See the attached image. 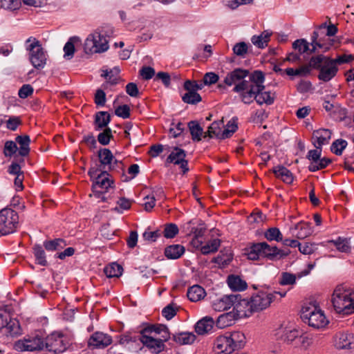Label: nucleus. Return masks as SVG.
Instances as JSON below:
<instances>
[{
  "instance_id": "f257e3e1",
  "label": "nucleus",
  "mask_w": 354,
  "mask_h": 354,
  "mask_svg": "<svg viewBox=\"0 0 354 354\" xmlns=\"http://www.w3.org/2000/svg\"><path fill=\"white\" fill-rule=\"evenodd\" d=\"M290 254L288 249L281 250L275 245H270L265 241L256 243L248 249V258L256 261L261 257L270 261H278L284 259Z\"/></svg>"
},
{
  "instance_id": "f03ea898",
  "label": "nucleus",
  "mask_w": 354,
  "mask_h": 354,
  "mask_svg": "<svg viewBox=\"0 0 354 354\" xmlns=\"http://www.w3.org/2000/svg\"><path fill=\"white\" fill-rule=\"evenodd\" d=\"M245 344V336L240 331L227 333L219 335L214 342V350L218 354H231L241 349Z\"/></svg>"
},
{
  "instance_id": "7ed1b4c3",
  "label": "nucleus",
  "mask_w": 354,
  "mask_h": 354,
  "mask_svg": "<svg viewBox=\"0 0 354 354\" xmlns=\"http://www.w3.org/2000/svg\"><path fill=\"white\" fill-rule=\"evenodd\" d=\"M310 66L312 68L319 71L317 78L324 82L331 80L338 72L337 66L333 64L330 57L323 55L311 57Z\"/></svg>"
},
{
  "instance_id": "20e7f679",
  "label": "nucleus",
  "mask_w": 354,
  "mask_h": 354,
  "mask_svg": "<svg viewBox=\"0 0 354 354\" xmlns=\"http://www.w3.org/2000/svg\"><path fill=\"white\" fill-rule=\"evenodd\" d=\"M331 302L338 314L345 315L354 313V298L346 290L336 288L332 295Z\"/></svg>"
},
{
  "instance_id": "39448f33",
  "label": "nucleus",
  "mask_w": 354,
  "mask_h": 354,
  "mask_svg": "<svg viewBox=\"0 0 354 354\" xmlns=\"http://www.w3.org/2000/svg\"><path fill=\"white\" fill-rule=\"evenodd\" d=\"M277 295L279 296V298L284 297L286 295V292L274 291L273 292H268L263 290H259L256 295L249 299L251 304L250 308H254V312L263 310L277 300Z\"/></svg>"
},
{
  "instance_id": "423d86ee",
  "label": "nucleus",
  "mask_w": 354,
  "mask_h": 354,
  "mask_svg": "<svg viewBox=\"0 0 354 354\" xmlns=\"http://www.w3.org/2000/svg\"><path fill=\"white\" fill-rule=\"evenodd\" d=\"M26 50L30 53V61L36 69L43 68L46 64V53L43 50L40 41L35 37H30L26 39Z\"/></svg>"
},
{
  "instance_id": "0eeeda50",
  "label": "nucleus",
  "mask_w": 354,
  "mask_h": 354,
  "mask_svg": "<svg viewBox=\"0 0 354 354\" xmlns=\"http://www.w3.org/2000/svg\"><path fill=\"white\" fill-rule=\"evenodd\" d=\"M301 318L303 322L314 328H321L326 326L328 322L324 314L316 306H303Z\"/></svg>"
},
{
  "instance_id": "6e6552de",
  "label": "nucleus",
  "mask_w": 354,
  "mask_h": 354,
  "mask_svg": "<svg viewBox=\"0 0 354 354\" xmlns=\"http://www.w3.org/2000/svg\"><path fill=\"white\" fill-rule=\"evenodd\" d=\"M19 224L18 213L9 207L0 211V235L11 234L16 231Z\"/></svg>"
},
{
  "instance_id": "1a4fd4ad",
  "label": "nucleus",
  "mask_w": 354,
  "mask_h": 354,
  "mask_svg": "<svg viewBox=\"0 0 354 354\" xmlns=\"http://www.w3.org/2000/svg\"><path fill=\"white\" fill-rule=\"evenodd\" d=\"M70 344L68 337L62 333L54 332L45 338V349L55 354L66 351Z\"/></svg>"
},
{
  "instance_id": "9d476101",
  "label": "nucleus",
  "mask_w": 354,
  "mask_h": 354,
  "mask_svg": "<svg viewBox=\"0 0 354 354\" xmlns=\"http://www.w3.org/2000/svg\"><path fill=\"white\" fill-rule=\"evenodd\" d=\"M109 48L108 41L104 35L95 30L86 37L84 42V51L86 53L106 52Z\"/></svg>"
},
{
  "instance_id": "9b49d317",
  "label": "nucleus",
  "mask_w": 354,
  "mask_h": 354,
  "mask_svg": "<svg viewBox=\"0 0 354 354\" xmlns=\"http://www.w3.org/2000/svg\"><path fill=\"white\" fill-rule=\"evenodd\" d=\"M14 348L19 351H35L45 349V338L39 335H28L14 344Z\"/></svg>"
},
{
  "instance_id": "f8f14e48",
  "label": "nucleus",
  "mask_w": 354,
  "mask_h": 354,
  "mask_svg": "<svg viewBox=\"0 0 354 354\" xmlns=\"http://www.w3.org/2000/svg\"><path fill=\"white\" fill-rule=\"evenodd\" d=\"M265 81V76L263 72L261 71H256L251 73L249 76V81H241L239 84H236L233 88V92L243 91L248 87L256 89L257 91H263L265 86L263 83Z\"/></svg>"
},
{
  "instance_id": "ddd939ff",
  "label": "nucleus",
  "mask_w": 354,
  "mask_h": 354,
  "mask_svg": "<svg viewBox=\"0 0 354 354\" xmlns=\"http://www.w3.org/2000/svg\"><path fill=\"white\" fill-rule=\"evenodd\" d=\"M144 335L142 332L138 333H127L120 336V344L131 352L137 353L142 349Z\"/></svg>"
},
{
  "instance_id": "4468645a",
  "label": "nucleus",
  "mask_w": 354,
  "mask_h": 354,
  "mask_svg": "<svg viewBox=\"0 0 354 354\" xmlns=\"http://www.w3.org/2000/svg\"><path fill=\"white\" fill-rule=\"evenodd\" d=\"M236 299L234 301L233 311L236 317L245 318L250 317L251 314L255 313L253 308H251L250 301L248 299H242L241 295H235Z\"/></svg>"
},
{
  "instance_id": "2eb2a0df",
  "label": "nucleus",
  "mask_w": 354,
  "mask_h": 354,
  "mask_svg": "<svg viewBox=\"0 0 354 354\" xmlns=\"http://www.w3.org/2000/svg\"><path fill=\"white\" fill-rule=\"evenodd\" d=\"M4 329L6 335H19L21 328L17 321L10 320V315L0 310V330Z\"/></svg>"
},
{
  "instance_id": "dca6fc26",
  "label": "nucleus",
  "mask_w": 354,
  "mask_h": 354,
  "mask_svg": "<svg viewBox=\"0 0 354 354\" xmlns=\"http://www.w3.org/2000/svg\"><path fill=\"white\" fill-rule=\"evenodd\" d=\"M111 342H113V339L110 335L99 331L93 333L87 342L89 347L97 349H104Z\"/></svg>"
},
{
  "instance_id": "f3484780",
  "label": "nucleus",
  "mask_w": 354,
  "mask_h": 354,
  "mask_svg": "<svg viewBox=\"0 0 354 354\" xmlns=\"http://www.w3.org/2000/svg\"><path fill=\"white\" fill-rule=\"evenodd\" d=\"M144 335L153 336L160 335V338H163L164 341H168L170 338L169 329L164 324H149L140 330Z\"/></svg>"
},
{
  "instance_id": "a211bd4d",
  "label": "nucleus",
  "mask_w": 354,
  "mask_h": 354,
  "mask_svg": "<svg viewBox=\"0 0 354 354\" xmlns=\"http://www.w3.org/2000/svg\"><path fill=\"white\" fill-rule=\"evenodd\" d=\"M114 180L111 178L108 171H100L97 179L93 180V190H102L107 192L109 187H113Z\"/></svg>"
},
{
  "instance_id": "6ab92c4d",
  "label": "nucleus",
  "mask_w": 354,
  "mask_h": 354,
  "mask_svg": "<svg viewBox=\"0 0 354 354\" xmlns=\"http://www.w3.org/2000/svg\"><path fill=\"white\" fill-rule=\"evenodd\" d=\"M167 341L162 340V338H157L154 336L144 335L143 345L147 347L151 353L159 354L166 348L165 342Z\"/></svg>"
},
{
  "instance_id": "aec40b11",
  "label": "nucleus",
  "mask_w": 354,
  "mask_h": 354,
  "mask_svg": "<svg viewBox=\"0 0 354 354\" xmlns=\"http://www.w3.org/2000/svg\"><path fill=\"white\" fill-rule=\"evenodd\" d=\"M249 71L242 68H235L233 71L229 72L224 79V83L227 86L239 84L241 81L245 80L244 78L248 77Z\"/></svg>"
},
{
  "instance_id": "412c9836",
  "label": "nucleus",
  "mask_w": 354,
  "mask_h": 354,
  "mask_svg": "<svg viewBox=\"0 0 354 354\" xmlns=\"http://www.w3.org/2000/svg\"><path fill=\"white\" fill-rule=\"evenodd\" d=\"M337 349H354V336L347 333H338L335 337Z\"/></svg>"
},
{
  "instance_id": "4be33fe9",
  "label": "nucleus",
  "mask_w": 354,
  "mask_h": 354,
  "mask_svg": "<svg viewBox=\"0 0 354 354\" xmlns=\"http://www.w3.org/2000/svg\"><path fill=\"white\" fill-rule=\"evenodd\" d=\"M331 131L328 129H320L314 131L313 133V145L320 149L323 145H328L331 138Z\"/></svg>"
},
{
  "instance_id": "5701e85b",
  "label": "nucleus",
  "mask_w": 354,
  "mask_h": 354,
  "mask_svg": "<svg viewBox=\"0 0 354 354\" xmlns=\"http://www.w3.org/2000/svg\"><path fill=\"white\" fill-rule=\"evenodd\" d=\"M235 295H225L212 301V308L216 311L227 310L233 306L234 301L236 299Z\"/></svg>"
},
{
  "instance_id": "b1692460",
  "label": "nucleus",
  "mask_w": 354,
  "mask_h": 354,
  "mask_svg": "<svg viewBox=\"0 0 354 354\" xmlns=\"http://www.w3.org/2000/svg\"><path fill=\"white\" fill-rule=\"evenodd\" d=\"M300 332L296 328H279L278 329L277 335L278 338L282 340L283 342L290 344L293 342H296L299 337Z\"/></svg>"
},
{
  "instance_id": "393cba45",
  "label": "nucleus",
  "mask_w": 354,
  "mask_h": 354,
  "mask_svg": "<svg viewBox=\"0 0 354 354\" xmlns=\"http://www.w3.org/2000/svg\"><path fill=\"white\" fill-rule=\"evenodd\" d=\"M214 324L213 319L211 317L206 316L196 322L195 331L198 335H204L211 331Z\"/></svg>"
},
{
  "instance_id": "a878e982",
  "label": "nucleus",
  "mask_w": 354,
  "mask_h": 354,
  "mask_svg": "<svg viewBox=\"0 0 354 354\" xmlns=\"http://www.w3.org/2000/svg\"><path fill=\"white\" fill-rule=\"evenodd\" d=\"M111 121V115L106 111L95 113L94 115V129L95 131H100L108 128L107 126Z\"/></svg>"
},
{
  "instance_id": "bb28decb",
  "label": "nucleus",
  "mask_w": 354,
  "mask_h": 354,
  "mask_svg": "<svg viewBox=\"0 0 354 354\" xmlns=\"http://www.w3.org/2000/svg\"><path fill=\"white\" fill-rule=\"evenodd\" d=\"M15 140V142L19 145V155L23 157L27 156L30 151V144L31 140L30 136L28 135L17 136Z\"/></svg>"
},
{
  "instance_id": "cd10ccee",
  "label": "nucleus",
  "mask_w": 354,
  "mask_h": 354,
  "mask_svg": "<svg viewBox=\"0 0 354 354\" xmlns=\"http://www.w3.org/2000/svg\"><path fill=\"white\" fill-rule=\"evenodd\" d=\"M240 319L232 312L221 314L216 322H214L218 328H225L234 324V322Z\"/></svg>"
},
{
  "instance_id": "c85d7f7f",
  "label": "nucleus",
  "mask_w": 354,
  "mask_h": 354,
  "mask_svg": "<svg viewBox=\"0 0 354 354\" xmlns=\"http://www.w3.org/2000/svg\"><path fill=\"white\" fill-rule=\"evenodd\" d=\"M272 172L277 178L287 184H291L293 181L292 173L284 166H276L272 169Z\"/></svg>"
},
{
  "instance_id": "c756f323",
  "label": "nucleus",
  "mask_w": 354,
  "mask_h": 354,
  "mask_svg": "<svg viewBox=\"0 0 354 354\" xmlns=\"http://www.w3.org/2000/svg\"><path fill=\"white\" fill-rule=\"evenodd\" d=\"M228 287L234 291H242L248 288L247 282L238 275L231 274L227 277Z\"/></svg>"
},
{
  "instance_id": "7c9ffc66",
  "label": "nucleus",
  "mask_w": 354,
  "mask_h": 354,
  "mask_svg": "<svg viewBox=\"0 0 354 354\" xmlns=\"http://www.w3.org/2000/svg\"><path fill=\"white\" fill-rule=\"evenodd\" d=\"M310 45L313 46V48L310 49V53H315L317 48L323 49L324 52L327 51L330 46V44H326L324 42V38L320 37L318 30H314L313 35H311Z\"/></svg>"
},
{
  "instance_id": "2f4dec72",
  "label": "nucleus",
  "mask_w": 354,
  "mask_h": 354,
  "mask_svg": "<svg viewBox=\"0 0 354 354\" xmlns=\"http://www.w3.org/2000/svg\"><path fill=\"white\" fill-rule=\"evenodd\" d=\"M100 167L106 169V167L115 160L113 154L108 148H101L97 153Z\"/></svg>"
},
{
  "instance_id": "473e14b6",
  "label": "nucleus",
  "mask_w": 354,
  "mask_h": 354,
  "mask_svg": "<svg viewBox=\"0 0 354 354\" xmlns=\"http://www.w3.org/2000/svg\"><path fill=\"white\" fill-rule=\"evenodd\" d=\"M185 252V248L179 244L167 246L165 250V254L168 259H178Z\"/></svg>"
},
{
  "instance_id": "72a5a7b5",
  "label": "nucleus",
  "mask_w": 354,
  "mask_h": 354,
  "mask_svg": "<svg viewBox=\"0 0 354 354\" xmlns=\"http://www.w3.org/2000/svg\"><path fill=\"white\" fill-rule=\"evenodd\" d=\"M187 295L190 301L197 302L204 298L205 291L201 286L195 285L189 288Z\"/></svg>"
},
{
  "instance_id": "f704fd0d",
  "label": "nucleus",
  "mask_w": 354,
  "mask_h": 354,
  "mask_svg": "<svg viewBox=\"0 0 354 354\" xmlns=\"http://www.w3.org/2000/svg\"><path fill=\"white\" fill-rule=\"evenodd\" d=\"M271 32L269 30H263L259 35H254L251 37V42L259 48H264L268 46Z\"/></svg>"
},
{
  "instance_id": "c9c22d12",
  "label": "nucleus",
  "mask_w": 354,
  "mask_h": 354,
  "mask_svg": "<svg viewBox=\"0 0 354 354\" xmlns=\"http://www.w3.org/2000/svg\"><path fill=\"white\" fill-rule=\"evenodd\" d=\"M186 151L179 147H175L174 151L167 156L166 162L167 163H174V165L180 163L185 160Z\"/></svg>"
},
{
  "instance_id": "e433bc0d",
  "label": "nucleus",
  "mask_w": 354,
  "mask_h": 354,
  "mask_svg": "<svg viewBox=\"0 0 354 354\" xmlns=\"http://www.w3.org/2000/svg\"><path fill=\"white\" fill-rule=\"evenodd\" d=\"M67 245V243L62 239H55L50 241H45L43 243V247L48 252L59 251L64 248Z\"/></svg>"
},
{
  "instance_id": "4c0bfd02",
  "label": "nucleus",
  "mask_w": 354,
  "mask_h": 354,
  "mask_svg": "<svg viewBox=\"0 0 354 354\" xmlns=\"http://www.w3.org/2000/svg\"><path fill=\"white\" fill-rule=\"evenodd\" d=\"M188 127L192 136V140L197 142L201 141L202 136H203L205 133L202 127H201L196 120L190 121L188 123Z\"/></svg>"
},
{
  "instance_id": "58836bf2",
  "label": "nucleus",
  "mask_w": 354,
  "mask_h": 354,
  "mask_svg": "<svg viewBox=\"0 0 354 354\" xmlns=\"http://www.w3.org/2000/svg\"><path fill=\"white\" fill-rule=\"evenodd\" d=\"M80 41V39L78 37H72L69 38L67 43H66L64 46V59H71L73 57L74 52H75V45L76 43Z\"/></svg>"
},
{
  "instance_id": "ea45409f",
  "label": "nucleus",
  "mask_w": 354,
  "mask_h": 354,
  "mask_svg": "<svg viewBox=\"0 0 354 354\" xmlns=\"http://www.w3.org/2000/svg\"><path fill=\"white\" fill-rule=\"evenodd\" d=\"M223 125V120L213 122L210 127H209L207 131L204 133L203 138H212L213 137L220 138L221 127Z\"/></svg>"
},
{
  "instance_id": "a19ab883",
  "label": "nucleus",
  "mask_w": 354,
  "mask_h": 354,
  "mask_svg": "<svg viewBox=\"0 0 354 354\" xmlns=\"http://www.w3.org/2000/svg\"><path fill=\"white\" fill-rule=\"evenodd\" d=\"M174 341L181 345L190 344L195 342L196 335L192 333H181L179 335H174Z\"/></svg>"
},
{
  "instance_id": "79ce46f5",
  "label": "nucleus",
  "mask_w": 354,
  "mask_h": 354,
  "mask_svg": "<svg viewBox=\"0 0 354 354\" xmlns=\"http://www.w3.org/2000/svg\"><path fill=\"white\" fill-rule=\"evenodd\" d=\"M122 267L116 263H111L104 268V273L109 278L119 277L122 275Z\"/></svg>"
},
{
  "instance_id": "37998d69",
  "label": "nucleus",
  "mask_w": 354,
  "mask_h": 354,
  "mask_svg": "<svg viewBox=\"0 0 354 354\" xmlns=\"http://www.w3.org/2000/svg\"><path fill=\"white\" fill-rule=\"evenodd\" d=\"M33 254L36 262L41 266H46L48 263L46 257L45 250L40 245H35L33 247Z\"/></svg>"
},
{
  "instance_id": "c03bdc74",
  "label": "nucleus",
  "mask_w": 354,
  "mask_h": 354,
  "mask_svg": "<svg viewBox=\"0 0 354 354\" xmlns=\"http://www.w3.org/2000/svg\"><path fill=\"white\" fill-rule=\"evenodd\" d=\"M264 237L269 241H283V234H281L278 227H272L266 230L264 232Z\"/></svg>"
},
{
  "instance_id": "a18cd8bd",
  "label": "nucleus",
  "mask_w": 354,
  "mask_h": 354,
  "mask_svg": "<svg viewBox=\"0 0 354 354\" xmlns=\"http://www.w3.org/2000/svg\"><path fill=\"white\" fill-rule=\"evenodd\" d=\"M255 100L258 104L262 105L266 104L270 105L274 102V97L271 95L270 92L261 91L256 94Z\"/></svg>"
},
{
  "instance_id": "49530a36",
  "label": "nucleus",
  "mask_w": 354,
  "mask_h": 354,
  "mask_svg": "<svg viewBox=\"0 0 354 354\" xmlns=\"http://www.w3.org/2000/svg\"><path fill=\"white\" fill-rule=\"evenodd\" d=\"M220 240L214 239L209 241L206 244L201 248L202 254H207L216 252L220 246Z\"/></svg>"
},
{
  "instance_id": "de8ad7c7",
  "label": "nucleus",
  "mask_w": 354,
  "mask_h": 354,
  "mask_svg": "<svg viewBox=\"0 0 354 354\" xmlns=\"http://www.w3.org/2000/svg\"><path fill=\"white\" fill-rule=\"evenodd\" d=\"M346 146L347 142L346 140H343V138H338L332 142L330 145V151L337 156H340L342 154Z\"/></svg>"
},
{
  "instance_id": "09e8293b",
  "label": "nucleus",
  "mask_w": 354,
  "mask_h": 354,
  "mask_svg": "<svg viewBox=\"0 0 354 354\" xmlns=\"http://www.w3.org/2000/svg\"><path fill=\"white\" fill-rule=\"evenodd\" d=\"M259 92V91H257L256 89L253 88H247L243 91L239 92L241 101L247 104H250L254 100V99H255L256 94Z\"/></svg>"
},
{
  "instance_id": "8fccbe9b",
  "label": "nucleus",
  "mask_w": 354,
  "mask_h": 354,
  "mask_svg": "<svg viewBox=\"0 0 354 354\" xmlns=\"http://www.w3.org/2000/svg\"><path fill=\"white\" fill-rule=\"evenodd\" d=\"M328 242L335 245L339 252H348L351 250V245L346 239L338 237L337 240H332Z\"/></svg>"
},
{
  "instance_id": "3c124183",
  "label": "nucleus",
  "mask_w": 354,
  "mask_h": 354,
  "mask_svg": "<svg viewBox=\"0 0 354 354\" xmlns=\"http://www.w3.org/2000/svg\"><path fill=\"white\" fill-rule=\"evenodd\" d=\"M184 103L196 104L202 101L201 96L196 91H187L182 97Z\"/></svg>"
},
{
  "instance_id": "603ef678",
  "label": "nucleus",
  "mask_w": 354,
  "mask_h": 354,
  "mask_svg": "<svg viewBox=\"0 0 354 354\" xmlns=\"http://www.w3.org/2000/svg\"><path fill=\"white\" fill-rule=\"evenodd\" d=\"M295 228L298 230L296 236L299 239H305L311 234V228L308 223L301 222L296 225Z\"/></svg>"
},
{
  "instance_id": "864d4df0",
  "label": "nucleus",
  "mask_w": 354,
  "mask_h": 354,
  "mask_svg": "<svg viewBox=\"0 0 354 354\" xmlns=\"http://www.w3.org/2000/svg\"><path fill=\"white\" fill-rule=\"evenodd\" d=\"M113 136L111 133V130L110 128H106L102 131V132L100 133L97 136L98 142L104 146H106L109 145L111 138H113Z\"/></svg>"
},
{
  "instance_id": "5fc2aeb1",
  "label": "nucleus",
  "mask_w": 354,
  "mask_h": 354,
  "mask_svg": "<svg viewBox=\"0 0 354 354\" xmlns=\"http://www.w3.org/2000/svg\"><path fill=\"white\" fill-rule=\"evenodd\" d=\"M295 283L296 277L295 274L288 272H283L281 274L279 279V283L281 286L294 285Z\"/></svg>"
},
{
  "instance_id": "6e6d98bb",
  "label": "nucleus",
  "mask_w": 354,
  "mask_h": 354,
  "mask_svg": "<svg viewBox=\"0 0 354 354\" xmlns=\"http://www.w3.org/2000/svg\"><path fill=\"white\" fill-rule=\"evenodd\" d=\"M18 147L17 143L12 140L6 141L4 144L3 154L6 157H11L17 153Z\"/></svg>"
},
{
  "instance_id": "4d7b16f0",
  "label": "nucleus",
  "mask_w": 354,
  "mask_h": 354,
  "mask_svg": "<svg viewBox=\"0 0 354 354\" xmlns=\"http://www.w3.org/2000/svg\"><path fill=\"white\" fill-rule=\"evenodd\" d=\"M179 233V228L174 223L165 225L163 234L167 239H173Z\"/></svg>"
},
{
  "instance_id": "13d9d810",
  "label": "nucleus",
  "mask_w": 354,
  "mask_h": 354,
  "mask_svg": "<svg viewBox=\"0 0 354 354\" xmlns=\"http://www.w3.org/2000/svg\"><path fill=\"white\" fill-rule=\"evenodd\" d=\"M292 48L299 52L300 54L309 51L308 44L304 39H296L292 44Z\"/></svg>"
},
{
  "instance_id": "bf43d9fd",
  "label": "nucleus",
  "mask_w": 354,
  "mask_h": 354,
  "mask_svg": "<svg viewBox=\"0 0 354 354\" xmlns=\"http://www.w3.org/2000/svg\"><path fill=\"white\" fill-rule=\"evenodd\" d=\"M20 5V0H0V8L12 11L17 10Z\"/></svg>"
},
{
  "instance_id": "052dcab7",
  "label": "nucleus",
  "mask_w": 354,
  "mask_h": 354,
  "mask_svg": "<svg viewBox=\"0 0 354 354\" xmlns=\"http://www.w3.org/2000/svg\"><path fill=\"white\" fill-rule=\"evenodd\" d=\"M331 162V160L327 158H320L315 165H309L308 170L310 172H315L318 170L326 168Z\"/></svg>"
},
{
  "instance_id": "680f3d73",
  "label": "nucleus",
  "mask_w": 354,
  "mask_h": 354,
  "mask_svg": "<svg viewBox=\"0 0 354 354\" xmlns=\"http://www.w3.org/2000/svg\"><path fill=\"white\" fill-rule=\"evenodd\" d=\"M322 148L316 149H311L308 152L306 158L310 160L309 165H315L319 160L321 158Z\"/></svg>"
},
{
  "instance_id": "e2e57ef3",
  "label": "nucleus",
  "mask_w": 354,
  "mask_h": 354,
  "mask_svg": "<svg viewBox=\"0 0 354 354\" xmlns=\"http://www.w3.org/2000/svg\"><path fill=\"white\" fill-rule=\"evenodd\" d=\"M236 129V124L232 121H229L227 124L226 128L223 133H221L220 139H226L231 137L232 134L235 133Z\"/></svg>"
},
{
  "instance_id": "0e129e2a",
  "label": "nucleus",
  "mask_w": 354,
  "mask_h": 354,
  "mask_svg": "<svg viewBox=\"0 0 354 354\" xmlns=\"http://www.w3.org/2000/svg\"><path fill=\"white\" fill-rule=\"evenodd\" d=\"M106 168L109 171H113L116 174H124V165L122 160H114Z\"/></svg>"
},
{
  "instance_id": "69168bd1",
  "label": "nucleus",
  "mask_w": 354,
  "mask_h": 354,
  "mask_svg": "<svg viewBox=\"0 0 354 354\" xmlns=\"http://www.w3.org/2000/svg\"><path fill=\"white\" fill-rule=\"evenodd\" d=\"M248 45L243 41L236 44L233 47V52L236 55L244 57L248 53Z\"/></svg>"
},
{
  "instance_id": "338daca9",
  "label": "nucleus",
  "mask_w": 354,
  "mask_h": 354,
  "mask_svg": "<svg viewBox=\"0 0 354 354\" xmlns=\"http://www.w3.org/2000/svg\"><path fill=\"white\" fill-rule=\"evenodd\" d=\"M177 309L173 304H169L162 309L161 314L167 320H170L176 315Z\"/></svg>"
},
{
  "instance_id": "774afa93",
  "label": "nucleus",
  "mask_w": 354,
  "mask_h": 354,
  "mask_svg": "<svg viewBox=\"0 0 354 354\" xmlns=\"http://www.w3.org/2000/svg\"><path fill=\"white\" fill-rule=\"evenodd\" d=\"M106 102V93L102 89H97L95 93L94 102L97 106H105Z\"/></svg>"
}]
</instances>
